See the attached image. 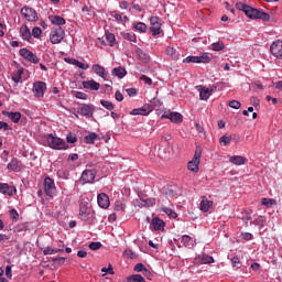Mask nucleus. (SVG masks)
<instances>
[{"instance_id":"1","label":"nucleus","mask_w":282,"mask_h":282,"mask_svg":"<svg viewBox=\"0 0 282 282\" xmlns=\"http://www.w3.org/2000/svg\"><path fill=\"white\" fill-rule=\"evenodd\" d=\"M46 141L50 149H54L55 151H67V149H69L65 140L54 137L53 134H48Z\"/></svg>"},{"instance_id":"2","label":"nucleus","mask_w":282,"mask_h":282,"mask_svg":"<svg viewBox=\"0 0 282 282\" xmlns=\"http://www.w3.org/2000/svg\"><path fill=\"white\" fill-rule=\"evenodd\" d=\"M245 14L246 17H248V19H261V21H270L269 13L254 9L250 6L247 7Z\"/></svg>"},{"instance_id":"3","label":"nucleus","mask_w":282,"mask_h":282,"mask_svg":"<svg viewBox=\"0 0 282 282\" xmlns=\"http://www.w3.org/2000/svg\"><path fill=\"white\" fill-rule=\"evenodd\" d=\"M202 160V148H196L193 159L187 163L188 171L199 173V162Z\"/></svg>"},{"instance_id":"4","label":"nucleus","mask_w":282,"mask_h":282,"mask_svg":"<svg viewBox=\"0 0 282 282\" xmlns=\"http://www.w3.org/2000/svg\"><path fill=\"white\" fill-rule=\"evenodd\" d=\"M51 43L58 45L65 39V30L62 26H54L50 34Z\"/></svg>"},{"instance_id":"5","label":"nucleus","mask_w":282,"mask_h":282,"mask_svg":"<svg viewBox=\"0 0 282 282\" xmlns=\"http://www.w3.org/2000/svg\"><path fill=\"white\" fill-rule=\"evenodd\" d=\"M96 169L85 170L79 178V184H94V180H96Z\"/></svg>"},{"instance_id":"6","label":"nucleus","mask_w":282,"mask_h":282,"mask_svg":"<svg viewBox=\"0 0 282 282\" xmlns=\"http://www.w3.org/2000/svg\"><path fill=\"white\" fill-rule=\"evenodd\" d=\"M20 12L23 19H25L26 21H31V22L39 21V14L36 13V10L32 8L23 7Z\"/></svg>"},{"instance_id":"7","label":"nucleus","mask_w":282,"mask_h":282,"mask_svg":"<svg viewBox=\"0 0 282 282\" xmlns=\"http://www.w3.org/2000/svg\"><path fill=\"white\" fill-rule=\"evenodd\" d=\"M47 90V84L44 82H35L33 84V94L35 98H43L45 96V91Z\"/></svg>"},{"instance_id":"8","label":"nucleus","mask_w":282,"mask_h":282,"mask_svg":"<svg viewBox=\"0 0 282 282\" xmlns=\"http://www.w3.org/2000/svg\"><path fill=\"white\" fill-rule=\"evenodd\" d=\"M19 54H20V56H22V58H24L29 63H33L34 65H36L40 61L39 56L33 54L32 51H30L28 48H21L19 51Z\"/></svg>"},{"instance_id":"9","label":"nucleus","mask_w":282,"mask_h":282,"mask_svg":"<svg viewBox=\"0 0 282 282\" xmlns=\"http://www.w3.org/2000/svg\"><path fill=\"white\" fill-rule=\"evenodd\" d=\"M95 111H96V108L93 105H87V104L77 108V113H79V116H84L85 118H94Z\"/></svg>"},{"instance_id":"10","label":"nucleus","mask_w":282,"mask_h":282,"mask_svg":"<svg viewBox=\"0 0 282 282\" xmlns=\"http://www.w3.org/2000/svg\"><path fill=\"white\" fill-rule=\"evenodd\" d=\"M44 193L47 197H54V194L56 193V185L51 177H45L44 180Z\"/></svg>"},{"instance_id":"11","label":"nucleus","mask_w":282,"mask_h":282,"mask_svg":"<svg viewBox=\"0 0 282 282\" xmlns=\"http://www.w3.org/2000/svg\"><path fill=\"white\" fill-rule=\"evenodd\" d=\"M270 52L274 58L282 61V40L274 41L270 46Z\"/></svg>"},{"instance_id":"12","label":"nucleus","mask_w":282,"mask_h":282,"mask_svg":"<svg viewBox=\"0 0 282 282\" xmlns=\"http://www.w3.org/2000/svg\"><path fill=\"white\" fill-rule=\"evenodd\" d=\"M150 32H152L153 36H158L162 30V23H160V18L151 17L150 18Z\"/></svg>"},{"instance_id":"13","label":"nucleus","mask_w":282,"mask_h":282,"mask_svg":"<svg viewBox=\"0 0 282 282\" xmlns=\"http://www.w3.org/2000/svg\"><path fill=\"white\" fill-rule=\"evenodd\" d=\"M153 111V106L145 104L141 108L133 109L131 116H149Z\"/></svg>"},{"instance_id":"14","label":"nucleus","mask_w":282,"mask_h":282,"mask_svg":"<svg viewBox=\"0 0 282 282\" xmlns=\"http://www.w3.org/2000/svg\"><path fill=\"white\" fill-rule=\"evenodd\" d=\"M0 193L2 195H8L9 197H14V195H17V187L11 186L8 183H0Z\"/></svg>"},{"instance_id":"15","label":"nucleus","mask_w":282,"mask_h":282,"mask_svg":"<svg viewBox=\"0 0 282 282\" xmlns=\"http://www.w3.org/2000/svg\"><path fill=\"white\" fill-rule=\"evenodd\" d=\"M161 118L162 119L166 118L167 120H171V122H174L175 124H180V122L184 121V117L180 112H170L167 115H163Z\"/></svg>"},{"instance_id":"16","label":"nucleus","mask_w":282,"mask_h":282,"mask_svg":"<svg viewBox=\"0 0 282 282\" xmlns=\"http://www.w3.org/2000/svg\"><path fill=\"white\" fill-rule=\"evenodd\" d=\"M89 215H91V208L87 206V204L82 203L79 205V217L83 219V221H87L89 219Z\"/></svg>"},{"instance_id":"17","label":"nucleus","mask_w":282,"mask_h":282,"mask_svg":"<svg viewBox=\"0 0 282 282\" xmlns=\"http://www.w3.org/2000/svg\"><path fill=\"white\" fill-rule=\"evenodd\" d=\"M82 85L84 89H90V91H98L100 89V84L94 79L84 80Z\"/></svg>"},{"instance_id":"18","label":"nucleus","mask_w":282,"mask_h":282,"mask_svg":"<svg viewBox=\"0 0 282 282\" xmlns=\"http://www.w3.org/2000/svg\"><path fill=\"white\" fill-rule=\"evenodd\" d=\"M97 202L100 208H109V196L105 193H101L97 196Z\"/></svg>"},{"instance_id":"19","label":"nucleus","mask_w":282,"mask_h":282,"mask_svg":"<svg viewBox=\"0 0 282 282\" xmlns=\"http://www.w3.org/2000/svg\"><path fill=\"white\" fill-rule=\"evenodd\" d=\"M213 208V200L208 199V197L203 196L200 200V210L203 213H208Z\"/></svg>"},{"instance_id":"20","label":"nucleus","mask_w":282,"mask_h":282,"mask_svg":"<svg viewBox=\"0 0 282 282\" xmlns=\"http://www.w3.org/2000/svg\"><path fill=\"white\" fill-rule=\"evenodd\" d=\"M165 223L164 220L160 219L159 217H155L151 221V229L152 230H164Z\"/></svg>"},{"instance_id":"21","label":"nucleus","mask_w":282,"mask_h":282,"mask_svg":"<svg viewBox=\"0 0 282 282\" xmlns=\"http://www.w3.org/2000/svg\"><path fill=\"white\" fill-rule=\"evenodd\" d=\"M93 72L97 74V76H100V78H107V70L99 64L93 65Z\"/></svg>"},{"instance_id":"22","label":"nucleus","mask_w":282,"mask_h":282,"mask_svg":"<svg viewBox=\"0 0 282 282\" xmlns=\"http://www.w3.org/2000/svg\"><path fill=\"white\" fill-rule=\"evenodd\" d=\"M48 20L51 23H53V25H57L58 28H61V25H65L66 23L65 18L59 15H50Z\"/></svg>"},{"instance_id":"23","label":"nucleus","mask_w":282,"mask_h":282,"mask_svg":"<svg viewBox=\"0 0 282 282\" xmlns=\"http://www.w3.org/2000/svg\"><path fill=\"white\" fill-rule=\"evenodd\" d=\"M229 162L231 164H236V166H241V165L246 164L247 160L243 156L234 155V156L229 158Z\"/></svg>"},{"instance_id":"24","label":"nucleus","mask_w":282,"mask_h":282,"mask_svg":"<svg viewBox=\"0 0 282 282\" xmlns=\"http://www.w3.org/2000/svg\"><path fill=\"white\" fill-rule=\"evenodd\" d=\"M2 113L9 118V120L13 121L14 123L19 122L21 120V112H9V111H2Z\"/></svg>"},{"instance_id":"25","label":"nucleus","mask_w":282,"mask_h":282,"mask_svg":"<svg viewBox=\"0 0 282 282\" xmlns=\"http://www.w3.org/2000/svg\"><path fill=\"white\" fill-rule=\"evenodd\" d=\"M20 34L23 41H30V39H32V33L30 32V29L28 28V25H22L20 28Z\"/></svg>"},{"instance_id":"26","label":"nucleus","mask_w":282,"mask_h":282,"mask_svg":"<svg viewBox=\"0 0 282 282\" xmlns=\"http://www.w3.org/2000/svg\"><path fill=\"white\" fill-rule=\"evenodd\" d=\"M112 76H117V78H124L127 76V69L122 66L116 67L112 69Z\"/></svg>"},{"instance_id":"27","label":"nucleus","mask_w":282,"mask_h":282,"mask_svg":"<svg viewBox=\"0 0 282 282\" xmlns=\"http://www.w3.org/2000/svg\"><path fill=\"white\" fill-rule=\"evenodd\" d=\"M20 167H21V161H19V159L17 158H13L11 162L7 165V169L9 171H19Z\"/></svg>"},{"instance_id":"28","label":"nucleus","mask_w":282,"mask_h":282,"mask_svg":"<svg viewBox=\"0 0 282 282\" xmlns=\"http://www.w3.org/2000/svg\"><path fill=\"white\" fill-rule=\"evenodd\" d=\"M210 96H213V89H208V88L200 89V91H199L200 100H208V98H210Z\"/></svg>"},{"instance_id":"29","label":"nucleus","mask_w":282,"mask_h":282,"mask_svg":"<svg viewBox=\"0 0 282 282\" xmlns=\"http://www.w3.org/2000/svg\"><path fill=\"white\" fill-rule=\"evenodd\" d=\"M137 57L139 61H142V63H149V55L144 53L141 48L135 50Z\"/></svg>"},{"instance_id":"30","label":"nucleus","mask_w":282,"mask_h":282,"mask_svg":"<svg viewBox=\"0 0 282 282\" xmlns=\"http://www.w3.org/2000/svg\"><path fill=\"white\" fill-rule=\"evenodd\" d=\"M165 54H167V56H171L173 61H177V58H180V53H177V51L171 46L166 47Z\"/></svg>"},{"instance_id":"31","label":"nucleus","mask_w":282,"mask_h":282,"mask_svg":"<svg viewBox=\"0 0 282 282\" xmlns=\"http://www.w3.org/2000/svg\"><path fill=\"white\" fill-rule=\"evenodd\" d=\"M106 40L108 41V45H110V47H113L118 44V42H116V35L113 33L106 32Z\"/></svg>"},{"instance_id":"32","label":"nucleus","mask_w":282,"mask_h":282,"mask_svg":"<svg viewBox=\"0 0 282 282\" xmlns=\"http://www.w3.org/2000/svg\"><path fill=\"white\" fill-rule=\"evenodd\" d=\"M198 63L208 64L210 61H213V57L208 55V53H202L199 56H197Z\"/></svg>"},{"instance_id":"33","label":"nucleus","mask_w":282,"mask_h":282,"mask_svg":"<svg viewBox=\"0 0 282 282\" xmlns=\"http://www.w3.org/2000/svg\"><path fill=\"white\" fill-rule=\"evenodd\" d=\"M97 139H98V134H96L95 132H91L90 134L84 138V142L86 144H94V142H96Z\"/></svg>"},{"instance_id":"34","label":"nucleus","mask_w":282,"mask_h":282,"mask_svg":"<svg viewBox=\"0 0 282 282\" xmlns=\"http://www.w3.org/2000/svg\"><path fill=\"white\" fill-rule=\"evenodd\" d=\"M127 282H147L140 274H132L127 278Z\"/></svg>"},{"instance_id":"35","label":"nucleus","mask_w":282,"mask_h":282,"mask_svg":"<svg viewBox=\"0 0 282 282\" xmlns=\"http://www.w3.org/2000/svg\"><path fill=\"white\" fill-rule=\"evenodd\" d=\"M127 208V204H124V200H117L115 203V210L124 213Z\"/></svg>"},{"instance_id":"36","label":"nucleus","mask_w":282,"mask_h":282,"mask_svg":"<svg viewBox=\"0 0 282 282\" xmlns=\"http://www.w3.org/2000/svg\"><path fill=\"white\" fill-rule=\"evenodd\" d=\"M123 39L126 41H130L131 43H137L138 42V37L135 36V33H133V32L123 33Z\"/></svg>"},{"instance_id":"37","label":"nucleus","mask_w":282,"mask_h":282,"mask_svg":"<svg viewBox=\"0 0 282 282\" xmlns=\"http://www.w3.org/2000/svg\"><path fill=\"white\" fill-rule=\"evenodd\" d=\"M224 47H226V46L224 45V43L221 41H218V42H215L212 44V50L214 52H221V50H224Z\"/></svg>"},{"instance_id":"38","label":"nucleus","mask_w":282,"mask_h":282,"mask_svg":"<svg viewBox=\"0 0 282 282\" xmlns=\"http://www.w3.org/2000/svg\"><path fill=\"white\" fill-rule=\"evenodd\" d=\"M252 224H254V226H260L261 228H263V226H265V217L264 216H258V218H256Z\"/></svg>"},{"instance_id":"39","label":"nucleus","mask_w":282,"mask_h":282,"mask_svg":"<svg viewBox=\"0 0 282 282\" xmlns=\"http://www.w3.org/2000/svg\"><path fill=\"white\" fill-rule=\"evenodd\" d=\"M22 76H23V69H19V70L17 72V74H13V75H12V80H13V83H15V84L21 83Z\"/></svg>"},{"instance_id":"40","label":"nucleus","mask_w":282,"mask_h":282,"mask_svg":"<svg viewBox=\"0 0 282 282\" xmlns=\"http://www.w3.org/2000/svg\"><path fill=\"white\" fill-rule=\"evenodd\" d=\"M15 232H28V230H30V228L28 227V224H19L15 228H14Z\"/></svg>"},{"instance_id":"41","label":"nucleus","mask_w":282,"mask_h":282,"mask_svg":"<svg viewBox=\"0 0 282 282\" xmlns=\"http://www.w3.org/2000/svg\"><path fill=\"white\" fill-rule=\"evenodd\" d=\"M101 107H105V109H108V111H113V102L107 101V100H101L100 101Z\"/></svg>"},{"instance_id":"42","label":"nucleus","mask_w":282,"mask_h":282,"mask_svg":"<svg viewBox=\"0 0 282 282\" xmlns=\"http://www.w3.org/2000/svg\"><path fill=\"white\" fill-rule=\"evenodd\" d=\"M66 141L68 144H75V142H78V139L76 138V133L69 132L66 137Z\"/></svg>"},{"instance_id":"43","label":"nucleus","mask_w":282,"mask_h":282,"mask_svg":"<svg viewBox=\"0 0 282 282\" xmlns=\"http://www.w3.org/2000/svg\"><path fill=\"white\" fill-rule=\"evenodd\" d=\"M163 213H165V215H169V217H172V219H177V213L173 212V209L169 207H164Z\"/></svg>"},{"instance_id":"44","label":"nucleus","mask_w":282,"mask_h":282,"mask_svg":"<svg viewBox=\"0 0 282 282\" xmlns=\"http://www.w3.org/2000/svg\"><path fill=\"white\" fill-rule=\"evenodd\" d=\"M215 259L208 254H203L200 257V263H214Z\"/></svg>"},{"instance_id":"45","label":"nucleus","mask_w":282,"mask_h":282,"mask_svg":"<svg viewBox=\"0 0 282 282\" xmlns=\"http://www.w3.org/2000/svg\"><path fill=\"white\" fill-rule=\"evenodd\" d=\"M66 259L65 257L53 258L52 263H55V265H64Z\"/></svg>"},{"instance_id":"46","label":"nucleus","mask_w":282,"mask_h":282,"mask_svg":"<svg viewBox=\"0 0 282 282\" xmlns=\"http://www.w3.org/2000/svg\"><path fill=\"white\" fill-rule=\"evenodd\" d=\"M123 257H126L127 259H135V252H133V250L131 249H126L123 251Z\"/></svg>"},{"instance_id":"47","label":"nucleus","mask_w":282,"mask_h":282,"mask_svg":"<svg viewBox=\"0 0 282 282\" xmlns=\"http://www.w3.org/2000/svg\"><path fill=\"white\" fill-rule=\"evenodd\" d=\"M219 142L225 144V147H228V144H230V142H232V138L231 137H228V135H223L220 139H219Z\"/></svg>"},{"instance_id":"48","label":"nucleus","mask_w":282,"mask_h":282,"mask_svg":"<svg viewBox=\"0 0 282 282\" xmlns=\"http://www.w3.org/2000/svg\"><path fill=\"white\" fill-rule=\"evenodd\" d=\"M41 34H43V31L41 30V28L35 26L32 30V36H34V39H40Z\"/></svg>"},{"instance_id":"49","label":"nucleus","mask_w":282,"mask_h":282,"mask_svg":"<svg viewBox=\"0 0 282 282\" xmlns=\"http://www.w3.org/2000/svg\"><path fill=\"white\" fill-rule=\"evenodd\" d=\"M229 107L231 108V109H241V102H239L238 100H231V101H229Z\"/></svg>"},{"instance_id":"50","label":"nucleus","mask_w":282,"mask_h":282,"mask_svg":"<svg viewBox=\"0 0 282 282\" xmlns=\"http://www.w3.org/2000/svg\"><path fill=\"white\" fill-rule=\"evenodd\" d=\"M75 67H78L79 69H89V64H85V63L76 59Z\"/></svg>"},{"instance_id":"51","label":"nucleus","mask_w":282,"mask_h":282,"mask_svg":"<svg viewBox=\"0 0 282 282\" xmlns=\"http://www.w3.org/2000/svg\"><path fill=\"white\" fill-rule=\"evenodd\" d=\"M134 28L138 30V32H147V24L143 22L134 24Z\"/></svg>"},{"instance_id":"52","label":"nucleus","mask_w":282,"mask_h":282,"mask_svg":"<svg viewBox=\"0 0 282 282\" xmlns=\"http://www.w3.org/2000/svg\"><path fill=\"white\" fill-rule=\"evenodd\" d=\"M191 241H193V238H191V236L185 235V236L182 237V242L187 248L191 247Z\"/></svg>"},{"instance_id":"53","label":"nucleus","mask_w":282,"mask_h":282,"mask_svg":"<svg viewBox=\"0 0 282 282\" xmlns=\"http://www.w3.org/2000/svg\"><path fill=\"white\" fill-rule=\"evenodd\" d=\"M276 200L272 198H262L261 204L262 206H272Z\"/></svg>"},{"instance_id":"54","label":"nucleus","mask_w":282,"mask_h":282,"mask_svg":"<svg viewBox=\"0 0 282 282\" xmlns=\"http://www.w3.org/2000/svg\"><path fill=\"white\" fill-rule=\"evenodd\" d=\"M183 63H198L197 56H187L186 58L183 59Z\"/></svg>"},{"instance_id":"55","label":"nucleus","mask_w":282,"mask_h":282,"mask_svg":"<svg viewBox=\"0 0 282 282\" xmlns=\"http://www.w3.org/2000/svg\"><path fill=\"white\" fill-rule=\"evenodd\" d=\"M75 98H78L79 100H87V94H85L83 91H76Z\"/></svg>"},{"instance_id":"56","label":"nucleus","mask_w":282,"mask_h":282,"mask_svg":"<svg viewBox=\"0 0 282 282\" xmlns=\"http://www.w3.org/2000/svg\"><path fill=\"white\" fill-rule=\"evenodd\" d=\"M140 80H143L145 85H153V80L151 79V77H148L147 75H142L140 77Z\"/></svg>"},{"instance_id":"57","label":"nucleus","mask_w":282,"mask_h":282,"mask_svg":"<svg viewBox=\"0 0 282 282\" xmlns=\"http://www.w3.org/2000/svg\"><path fill=\"white\" fill-rule=\"evenodd\" d=\"M237 10H241L242 12H246L248 10V4H245L243 2L236 3Z\"/></svg>"},{"instance_id":"58","label":"nucleus","mask_w":282,"mask_h":282,"mask_svg":"<svg viewBox=\"0 0 282 282\" xmlns=\"http://www.w3.org/2000/svg\"><path fill=\"white\" fill-rule=\"evenodd\" d=\"M89 248H90V250H100V248H102V243H100V242H91L89 245Z\"/></svg>"},{"instance_id":"59","label":"nucleus","mask_w":282,"mask_h":282,"mask_svg":"<svg viewBox=\"0 0 282 282\" xmlns=\"http://www.w3.org/2000/svg\"><path fill=\"white\" fill-rule=\"evenodd\" d=\"M145 270H147V267H144V264H142V263H137L134 265V271L135 272H144Z\"/></svg>"},{"instance_id":"60","label":"nucleus","mask_w":282,"mask_h":282,"mask_svg":"<svg viewBox=\"0 0 282 282\" xmlns=\"http://www.w3.org/2000/svg\"><path fill=\"white\" fill-rule=\"evenodd\" d=\"M231 263H232L234 268H237V270H238L239 265H241V260L239 258L235 257L231 259Z\"/></svg>"},{"instance_id":"61","label":"nucleus","mask_w":282,"mask_h":282,"mask_svg":"<svg viewBox=\"0 0 282 282\" xmlns=\"http://www.w3.org/2000/svg\"><path fill=\"white\" fill-rule=\"evenodd\" d=\"M101 272H106V274H113V267L109 264L108 268H102Z\"/></svg>"},{"instance_id":"62","label":"nucleus","mask_w":282,"mask_h":282,"mask_svg":"<svg viewBox=\"0 0 282 282\" xmlns=\"http://www.w3.org/2000/svg\"><path fill=\"white\" fill-rule=\"evenodd\" d=\"M10 216H11V219H14V221H17V219H19V212H17V209H11Z\"/></svg>"},{"instance_id":"63","label":"nucleus","mask_w":282,"mask_h":282,"mask_svg":"<svg viewBox=\"0 0 282 282\" xmlns=\"http://www.w3.org/2000/svg\"><path fill=\"white\" fill-rule=\"evenodd\" d=\"M144 204L149 207L151 206H155V198H147L145 200H143Z\"/></svg>"},{"instance_id":"64","label":"nucleus","mask_w":282,"mask_h":282,"mask_svg":"<svg viewBox=\"0 0 282 282\" xmlns=\"http://www.w3.org/2000/svg\"><path fill=\"white\" fill-rule=\"evenodd\" d=\"M250 102H251V105H253V107H259L261 101L257 97H251Z\"/></svg>"}]
</instances>
